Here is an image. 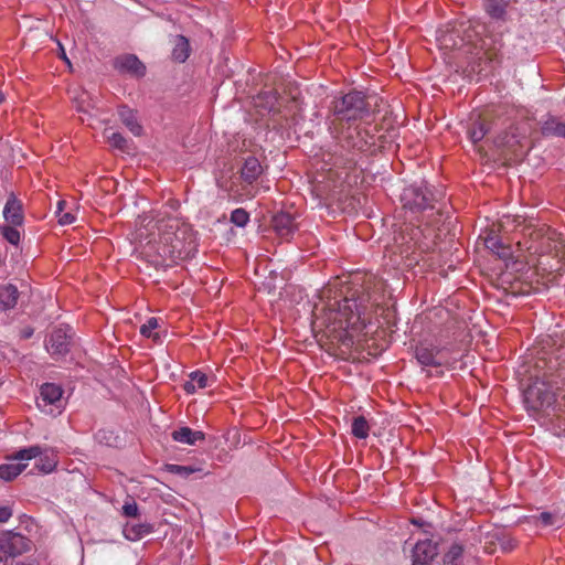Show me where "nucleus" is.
Wrapping results in <instances>:
<instances>
[{
	"label": "nucleus",
	"mask_w": 565,
	"mask_h": 565,
	"mask_svg": "<svg viewBox=\"0 0 565 565\" xmlns=\"http://www.w3.org/2000/svg\"><path fill=\"white\" fill-rule=\"evenodd\" d=\"M63 395V388L61 385L55 383H44L40 388V399L38 402L39 407H45L49 405L60 406Z\"/></svg>",
	"instance_id": "dca6fc26"
},
{
	"label": "nucleus",
	"mask_w": 565,
	"mask_h": 565,
	"mask_svg": "<svg viewBox=\"0 0 565 565\" xmlns=\"http://www.w3.org/2000/svg\"><path fill=\"white\" fill-rule=\"evenodd\" d=\"M271 226L276 234L285 241H289L297 228L294 216L286 212L274 215Z\"/></svg>",
	"instance_id": "4468645a"
},
{
	"label": "nucleus",
	"mask_w": 565,
	"mask_h": 565,
	"mask_svg": "<svg viewBox=\"0 0 565 565\" xmlns=\"http://www.w3.org/2000/svg\"><path fill=\"white\" fill-rule=\"evenodd\" d=\"M385 301V282L373 274L356 275L343 292V299L335 301L334 319L340 327L363 330L371 322L372 315Z\"/></svg>",
	"instance_id": "f257e3e1"
},
{
	"label": "nucleus",
	"mask_w": 565,
	"mask_h": 565,
	"mask_svg": "<svg viewBox=\"0 0 565 565\" xmlns=\"http://www.w3.org/2000/svg\"><path fill=\"white\" fill-rule=\"evenodd\" d=\"M168 470L172 473L179 475L181 477L188 478L190 475L196 471V469L190 466H180V465H169Z\"/></svg>",
	"instance_id": "ea45409f"
},
{
	"label": "nucleus",
	"mask_w": 565,
	"mask_h": 565,
	"mask_svg": "<svg viewBox=\"0 0 565 565\" xmlns=\"http://www.w3.org/2000/svg\"><path fill=\"white\" fill-rule=\"evenodd\" d=\"M114 67L120 73H127L136 77H142L146 74V66L134 54H126L115 58Z\"/></svg>",
	"instance_id": "f8f14e48"
},
{
	"label": "nucleus",
	"mask_w": 565,
	"mask_h": 565,
	"mask_svg": "<svg viewBox=\"0 0 565 565\" xmlns=\"http://www.w3.org/2000/svg\"><path fill=\"white\" fill-rule=\"evenodd\" d=\"M263 173V167L256 157L249 156L245 159L241 169L242 179L252 184Z\"/></svg>",
	"instance_id": "6ab92c4d"
},
{
	"label": "nucleus",
	"mask_w": 565,
	"mask_h": 565,
	"mask_svg": "<svg viewBox=\"0 0 565 565\" xmlns=\"http://www.w3.org/2000/svg\"><path fill=\"white\" fill-rule=\"evenodd\" d=\"M445 347L428 342H419L415 348V358L424 367H441L450 365V359L446 355Z\"/></svg>",
	"instance_id": "6e6552de"
},
{
	"label": "nucleus",
	"mask_w": 565,
	"mask_h": 565,
	"mask_svg": "<svg viewBox=\"0 0 565 565\" xmlns=\"http://www.w3.org/2000/svg\"><path fill=\"white\" fill-rule=\"evenodd\" d=\"M138 513H139L138 504L134 500L127 501L122 505V514L125 516L136 518V516H138Z\"/></svg>",
	"instance_id": "a19ab883"
},
{
	"label": "nucleus",
	"mask_w": 565,
	"mask_h": 565,
	"mask_svg": "<svg viewBox=\"0 0 565 565\" xmlns=\"http://www.w3.org/2000/svg\"><path fill=\"white\" fill-rule=\"evenodd\" d=\"M532 520L535 525L553 526L561 521V518L556 513L541 512L539 515H533Z\"/></svg>",
	"instance_id": "473e14b6"
},
{
	"label": "nucleus",
	"mask_w": 565,
	"mask_h": 565,
	"mask_svg": "<svg viewBox=\"0 0 565 565\" xmlns=\"http://www.w3.org/2000/svg\"><path fill=\"white\" fill-rule=\"evenodd\" d=\"M56 460L53 457L44 456L40 457L36 468L43 473L52 472L56 467Z\"/></svg>",
	"instance_id": "e433bc0d"
},
{
	"label": "nucleus",
	"mask_w": 565,
	"mask_h": 565,
	"mask_svg": "<svg viewBox=\"0 0 565 565\" xmlns=\"http://www.w3.org/2000/svg\"><path fill=\"white\" fill-rule=\"evenodd\" d=\"M524 231V235L531 241L527 249L537 254H547L555 249L556 255L562 254V258H565V246L556 242V233L552 231L551 227L545 224L527 225Z\"/></svg>",
	"instance_id": "39448f33"
},
{
	"label": "nucleus",
	"mask_w": 565,
	"mask_h": 565,
	"mask_svg": "<svg viewBox=\"0 0 565 565\" xmlns=\"http://www.w3.org/2000/svg\"><path fill=\"white\" fill-rule=\"evenodd\" d=\"M209 386V377L201 371H194L190 374V381H186L183 385L184 391L188 394L195 393L196 388H205Z\"/></svg>",
	"instance_id": "bb28decb"
},
{
	"label": "nucleus",
	"mask_w": 565,
	"mask_h": 565,
	"mask_svg": "<svg viewBox=\"0 0 565 565\" xmlns=\"http://www.w3.org/2000/svg\"><path fill=\"white\" fill-rule=\"evenodd\" d=\"M557 366L556 361L544 355L532 360V370L529 371L532 383L524 392V401L535 412L552 411L559 429L565 433V388L555 387Z\"/></svg>",
	"instance_id": "f03ea898"
},
{
	"label": "nucleus",
	"mask_w": 565,
	"mask_h": 565,
	"mask_svg": "<svg viewBox=\"0 0 565 565\" xmlns=\"http://www.w3.org/2000/svg\"><path fill=\"white\" fill-rule=\"evenodd\" d=\"M108 142L111 147L119 149L122 152H128V141L121 134L113 132L108 136Z\"/></svg>",
	"instance_id": "c9c22d12"
},
{
	"label": "nucleus",
	"mask_w": 565,
	"mask_h": 565,
	"mask_svg": "<svg viewBox=\"0 0 565 565\" xmlns=\"http://www.w3.org/2000/svg\"><path fill=\"white\" fill-rule=\"evenodd\" d=\"M3 217L7 223L13 226H22L24 222L23 204L18 196L11 192L3 207Z\"/></svg>",
	"instance_id": "ddd939ff"
},
{
	"label": "nucleus",
	"mask_w": 565,
	"mask_h": 565,
	"mask_svg": "<svg viewBox=\"0 0 565 565\" xmlns=\"http://www.w3.org/2000/svg\"><path fill=\"white\" fill-rule=\"evenodd\" d=\"M488 545L491 547H495V548H497V546H499L497 539H493V542L492 543L489 542Z\"/></svg>",
	"instance_id": "37998d69"
},
{
	"label": "nucleus",
	"mask_w": 565,
	"mask_h": 565,
	"mask_svg": "<svg viewBox=\"0 0 565 565\" xmlns=\"http://www.w3.org/2000/svg\"><path fill=\"white\" fill-rule=\"evenodd\" d=\"M153 532V525L150 523L127 522L124 526V536L129 541H138Z\"/></svg>",
	"instance_id": "412c9836"
},
{
	"label": "nucleus",
	"mask_w": 565,
	"mask_h": 565,
	"mask_svg": "<svg viewBox=\"0 0 565 565\" xmlns=\"http://www.w3.org/2000/svg\"><path fill=\"white\" fill-rule=\"evenodd\" d=\"M65 205V201H58L57 203V214H58V223L61 225H70L75 222V215L71 212H63Z\"/></svg>",
	"instance_id": "4c0bfd02"
},
{
	"label": "nucleus",
	"mask_w": 565,
	"mask_h": 565,
	"mask_svg": "<svg viewBox=\"0 0 565 565\" xmlns=\"http://www.w3.org/2000/svg\"><path fill=\"white\" fill-rule=\"evenodd\" d=\"M493 539H497L498 544L503 552H509L514 548V543H513L512 539L502 535L499 531H494V532L488 533L484 537L483 550L488 554H493L497 551L495 547H491L488 545L489 542L490 543L493 542Z\"/></svg>",
	"instance_id": "5701e85b"
},
{
	"label": "nucleus",
	"mask_w": 565,
	"mask_h": 565,
	"mask_svg": "<svg viewBox=\"0 0 565 565\" xmlns=\"http://www.w3.org/2000/svg\"><path fill=\"white\" fill-rule=\"evenodd\" d=\"M190 51L189 40L184 35H177L171 53L172 60L178 63H183L188 60Z\"/></svg>",
	"instance_id": "a878e982"
},
{
	"label": "nucleus",
	"mask_w": 565,
	"mask_h": 565,
	"mask_svg": "<svg viewBox=\"0 0 565 565\" xmlns=\"http://www.w3.org/2000/svg\"><path fill=\"white\" fill-rule=\"evenodd\" d=\"M18 226H13L12 224H7L1 227L2 236L12 245H18L20 242V232L17 228Z\"/></svg>",
	"instance_id": "72a5a7b5"
},
{
	"label": "nucleus",
	"mask_w": 565,
	"mask_h": 565,
	"mask_svg": "<svg viewBox=\"0 0 565 565\" xmlns=\"http://www.w3.org/2000/svg\"><path fill=\"white\" fill-rule=\"evenodd\" d=\"M171 436L174 441L186 445H195L198 441H203L205 439L203 431L193 430L186 426L173 430Z\"/></svg>",
	"instance_id": "aec40b11"
},
{
	"label": "nucleus",
	"mask_w": 565,
	"mask_h": 565,
	"mask_svg": "<svg viewBox=\"0 0 565 565\" xmlns=\"http://www.w3.org/2000/svg\"><path fill=\"white\" fill-rule=\"evenodd\" d=\"M401 200L403 206L412 212H422L435 207L434 194L427 186L409 185L404 189Z\"/></svg>",
	"instance_id": "0eeeda50"
},
{
	"label": "nucleus",
	"mask_w": 565,
	"mask_h": 565,
	"mask_svg": "<svg viewBox=\"0 0 565 565\" xmlns=\"http://www.w3.org/2000/svg\"><path fill=\"white\" fill-rule=\"evenodd\" d=\"M542 134L544 136L562 137L565 138V122H562L556 117H550L542 125Z\"/></svg>",
	"instance_id": "cd10ccee"
},
{
	"label": "nucleus",
	"mask_w": 565,
	"mask_h": 565,
	"mask_svg": "<svg viewBox=\"0 0 565 565\" xmlns=\"http://www.w3.org/2000/svg\"><path fill=\"white\" fill-rule=\"evenodd\" d=\"M15 565H32V564H26V563H23V562H18Z\"/></svg>",
	"instance_id": "a18cd8bd"
},
{
	"label": "nucleus",
	"mask_w": 565,
	"mask_h": 565,
	"mask_svg": "<svg viewBox=\"0 0 565 565\" xmlns=\"http://www.w3.org/2000/svg\"><path fill=\"white\" fill-rule=\"evenodd\" d=\"M371 106L364 93L352 90L335 98L331 106V117L329 118V130L335 138H343L348 147L365 151L371 145L367 138H371L366 131L362 132L359 126L351 125L344 129L343 124L354 122L369 116Z\"/></svg>",
	"instance_id": "7ed1b4c3"
},
{
	"label": "nucleus",
	"mask_w": 565,
	"mask_h": 565,
	"mask_svg": "<svg viewBox=\"0 0 565 565\" xmlns=\"http://www.w3.org/2000/svg\"><path fill=\"white\" fill-rule=\"evenodd\" d=\"M444 565H465L463 547L454 543L444 556Z\"/></svg>",
	"instance_id": "c85d7f7f"
},
{
	"label": "nucleus",
	"mask_w": 565,
	"mask_h": 565,
	"mask_svg": "<svg viewBox=\"0 0 565 565\" xmlns=\"http://www.w3.org/2000/svg\"><path fill=\"white\" fill-rule=\"evenodd\" d=\"M73 330L70 326L55 327L45 341L47 352L54 359H60L66 355L72 345Z\"/></svg>",
	"instance_id": "1a4fd4ad"
},
{
	"label": "nucleus",
	"mask_w": 565,
	"mask_h": 565,
	"mask_svg": "<svg viewBox=\"0 0 565 565\" xmlns=\"http://www.w3.org/2000/svg\"><path fill=\"white\" fill-rule=\"evenodd\" d=\"M508 1L505 0H486L484 10L494 20L505 21L507 20V8Z\"/></svg>",
	"instance_id": "393cba45"
},
{
	"label": "nucleus",
	"mask_w": 565,
	"mask_h": 565,
	"mask_svg": "<svg viewBox=\"0 0 565 565\" xmlns=\"http://www.w3.org/2000/svg\"><path fill=\"white\" fill-rule=\"evenodd\" d=\"M481 49L483 50V55L491 62H500V60L504 55V43L502 40V35H487L482 40Z\"/></svg>",
	"instance_id": "2eb2a0df"
},
{
	"label": "nucleus",
	"mask_w": 565,
	"mask_h": 565,
	"mask_svg": "<svg viewBox=\"0 0 565 565\" xmlns=\"http://www.w3.org/2000/svg\"><path fill=\"white\" fill-rule=\"evenodd\" d=\"M492 143L494 145V147L500 149L503 154L520 156L523 153L521 151L522 146L520 143V140L513 134H500L492 139Z\"/></svg>",
	"instance_id": "f3484780"
},
{
	"label": "nucleus",
	"mask_w": 565,
	"mask_h": 565,
	"mask_svg": "<svg viewBox=\"0 0 565 565\" xmlns=\"http://www.w3.org/2000/svg\"><path fill=\"white\" fill-rule=\"evenodd\" d=\"M486 247L501 259H509L512 256V248L505 245L502 239L494 234H489L484 238Z\"/></svg>",
	"instance_id": "4be33fe9"
},
{
	"label": "nucleus",
	"mask_w": 565,
	"mask_h": 565,
	"mask_svg": "<svg viewBox=\"0 0 565 565\" xmlns=\"http://www.w3.org/2000/svg\"><path fill=\"white\" fill-rule=\"evenodd\" d=\"M118 115L122 124L135 135L141 136L142 126L138 122L136 113L128 106L122 105L118 108Z\"/></svg>",
	"instance_id": "b1692460"
},
{
	"label": "nucleus",
	"mask_w": 565,
	"mask_h": 565,
	"mask_svg": "<svg viewBox=\"0 0 565 565\" xmlns=\"http://www.w3.org/2000/svg\"><path fill=\"white\" fill-rule=\"evenodd\" d=\"M12 516V510L9 507H0V523L7 522Z\"/></svg>",
	"instance_id": "79ce46f5"
},
{
	"label": "nucleus",
	"mask_w": 565,
	"mask_h": 565,
	"mask_svg": "<svg viewBox=\"0 0 565 565\" xmlns=\"http://www.w3.org/2000/svg\"><path fill=\"white\" fill-rule=\"evenodd\" d=\"M370 426L364 416H358L352 423V435L360 439H365L369 436Z\"/></svg>",
	"instance_id": "7c9ffc66"
},
{
	"label": "nucleus",
	"mask_w": 565,
	"mask_h": 565,
	"mask_svg": "<svg viewBox=\"0 0 565 565\" xmlns=\"http://www.w3.org/2000/svg\"><path fill=\"white\" fill-rule=\"evenodd\" d=\"M497 121L492 113L483 111L472 114L470 124L467 129V135L473 145L488 137L495 128Z\"/></svg>",
	"instance_id": "9d476101"
},
{
	"label": "nucleus",
	"mask_w": 565,
	"mask_h": 565,
	"mask_svg": "<svg viewBox=\"0 0 565 565\" xmlns=\"http://www.w3.org/2000/svg\"><path fill=\"white\" fill-rule=\"evenodd\" d=\"M41 452L42 451L39 446H31L29 448L19 450L15 454L14 459H19V460L32 459V458H36L38 456H40Z\"/></svg>",
	"instance_id": "58836bf2"
},
{
	"label": "nucleus",
	"mask_w": 565,
	"mask_h": 565,
	"mask_svg": "<svg viewBox=\"0 0 565 565\" xmlns=\"http://www.w3.org/2000/svg\"><path fill=\"white\" fill-rule=\"evenodd\" d=\"M20 292L13 284L0 285V311L13 309L19 300Z\"/></svg>",
	"instance_id": "a211bd4d"
},
{
	"label": "nucleus",
	"mask_w": 565,
	"mask_h": 565,
	"mask_svg": "<svg viewBox=\"0 0 565 565\" xmlns=\"http://www.w3.org/2000/svg\"><path fill=\"white\" fill-rule=\"evenodd\" d=\"M159 232L158 255L151 260L154 267H171L178 260L191 258L196 254V235L189 224L171 217L160 225Z\"/></svg>",
	"instance_id": "20e7f679"
},
{
	"label": "nucleus",
	"mask_w": 565,
	"mask_h": 565,
	"mask_svg": "<svg viewBox=\"0 0 565 565\" xmlns=\"http://www.w3.org/2000/svg\"><path fill=\"white\" fill-rule=\"evenodd\" d=\"M3 99H4V96H3V94L0 92V104L3 102Z\"/></svg>",
	"instance_id": "c03bdc74"
},
{
	"label": "nucleus",
	"mask_w": 565,
	"mask_h": 565,
	"mask_svg": "<svg viewBox=\"0 0 565 565\" xmlns=\"http://www.w3.org/2000/svg\"><path fill=\"white\" fill-rule=\"evenodd\" d=\"M63 58L70 63V61L66 58V55L64 52H63Z\"/></svg>",
	"instance_id": "49530a36"
},
{
	"label": "nucleus",
	"mask_w": 565,
	"mask_h": 565,
	"mask_svg": "<svg viewBox=\"0 0 565 565\" xmlns=\"http://www.w3.org/2000/svg\"><path fill=\"white\" fill-rule=\"evenodd\" d=\"M26 465L24 463H3L0 465V479L4 481H11L15 477H18L24 469Z\"/></svg>",
	"instance_id": "c756f323"
},
{
	"label": "nucleus",
	"mask_w": 565,
	"mask_h": 565,
	"mask_svg": "<svg viewBox=\"0 0 565 565\" xmlns=\"http://www.w3.org/2000/svg\"><path fill=\"white\" fill-rule=\"evenodd\" d=\"M438 555L437 544L431 540H424L416 543L413 550L412 565H431Z\"/></svg>",
	"instance_id": "9b49d317"
},
{
	"label": "nucleus",
	"mask_w": 565,
	"mask_h": 565,
	"mask_svg": "<svg viewBox=\"0 0 565 565\" xmlns=\"http://www.w3.org/2000/svg\"><path fill=\"white\" fill-rule=\"evenodd\" d=\"M32 541L13 531L0 533V565H7L9 558L20 556L31 550Z\"/></svg>",
	"instance_id": "423d86ee"
},
{
	"label": "nucleus",
	"mask_w": 565,
	"mask_h": 565,
	"mask_svg": "<svg viewBox=\"0 0 565 565\" xmlns=\"http://www.w3.org/2000/svg\"><path fill=\"white\" fill-rule=\"evenodd\" d=\"M159 327V319L151 317L149 318L146 323H143L140 327V333L146 338H152L153 341H159L160 335L158 332H154V330Z\"/></svg>",
	"instance_id": "2f4dec72"
},
{
	"label": "nucleus",
	"mask_w": 565,
	"mask_h": 565,
	"mask_svg": "<svg viewBox=\"0 0 565 565\" xmlns=\"http://www.w3.org/2000/svg\"><path fill=\"white\" fill-rule=\"evenodd\" d=\"M231 222L236 226L244 227L249 222V213L243 207L235 209L231 213Z\"/></svg>",
	"instance_id": "f704fd0d"
}]
</instances>
